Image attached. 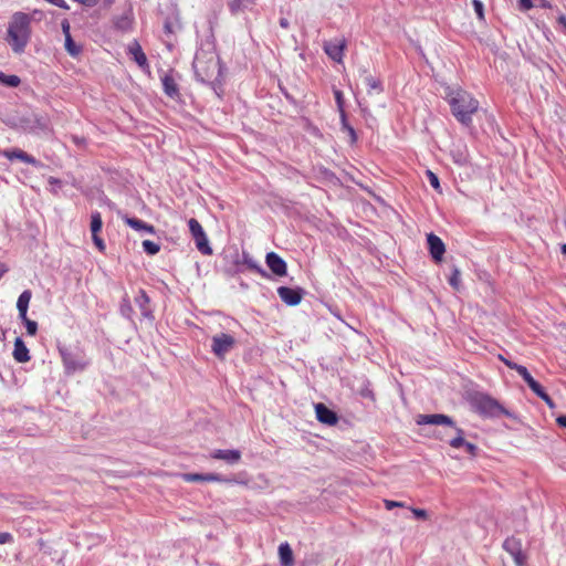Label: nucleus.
<instances>
[{
    "mask_svg": "<svg viewBox=\"0 0 566 566\" xmlns=\"http://www.w3.org/2000/svg\"><path fill=\"white\" fill-rule=\"evenodd\" d=\"M196 77L211 85L222 83V70L218 54L213 49H200L193 60Z\"/></svg>",
    "mask_w": 566,
    "mask_h": 566,
    "instance_id": "obj_1",
    "label": "nucleus"
},
{
    "mask_svg": "<svg viewBox=\"0 0 566 566\" xmlns=\"http://www.w3.org/2000/svg\"><path fill=\"white\" fill-rule=\"evenodd\" d=\"M31 39V17L24 12L12 14L7 29L6 41L14 53L24 52Z\"/></svg>",
    "mask_w": 566,
    "mask_h": 566,
    "instance_id": "obj_2",
    "label": "nucleus"
},
{
    "mask_svg": "<svg viewBox=\"0 0 566 566\" xmlns=\"http://www.w3.org/2000/svg\"><path fill=\"white\" fill-rule=\"evenodd\" d=\"M447 99L453 116L461 124L467 126L470 125L472 122V115L479 109V101L462 88L450 90L447 93Z\"/></svg>",
    "mask_w": 566,
    "mask_h": 566,
    "instance_id": "obj_3",
    "label": "nucleus"
},
{
    "mask_svg": "<svg viewBox=\"0 0 566 566\" xmlns=\"http://www.w3.org/2000/svg\"><path fill=\"white\" fill-rule=\"evenodd\" d=\"M474 407L479 413L485 417H499L501 415L512 417L509 410H506L496 399L488 395L476 396L474 398Z\"/></svg>",
    "mask_w": 566,
    "mask_h": 566,
    "instance_id": "obj_4",
    "label": "nucleus"
},
{
    "mask_svg": "<svg viewBox=\"0 0 566 566\" xmlns=\"http://www.w3.org/2000/svg\"><path fill=\"white\" fill-rule=\"evenodd\" d=\"M189 231L196 242L197 249L205 255H211L212 249L209 245L206 232L199 221L195 218H191L188 221Z\"/></svg>",
    "mask_w": 566,
    "mask_h": 566,
    "instance_id": "obj_5",
    "label": "nucleus"
},
{
    "mask_svg": "<svg viewBox=\"0 0 566 566\" xmlns=\"http://www.w3.org/2000/svg\"><path fill=\"white\" fill-rule=\"evenodd\" d=\"M60 355H61L65 371L67 374H74L76 371H82L87 366V363L84 360L82 355H80L77 353H73L67 348H60Z\"/></svg>",
    "mask_w": 566,
    "mask_h": 566,
    "instance_id": "obj_6",
    "label": "nucleus"
},
{
    "mask_svg": "<svg viewBox=\"0 0 566 566\" xmlns=\"http://www.w3.org/2000/svg\"><path fill=\"white\" fill-rule=\"evenodd\" d=\"M234 345V337L226 333L217 334L211 339V350L220 359H223Z\"/></svg>",
    "mask_w": 566,
    "mask_h": 566,
    "instance_id": "obj_7",
    "label": "nucleus"
},
{
    "mask_svg": "<svg viewBox=\"0 0 566 566\" xmlns=\"http://www.w3.org/2000/svg\"><path fill=\"white\" fill-rule=\"evenodd\" d=\"M503 548L513 557L516 566H525L526 554L523 551L522 541L514 536L507 537L503 543Z\"/></svg>",
    "mask_w": 566,
    "mask_h": 566,
    "instance_id": "obj_8",
    "label": "nucleus"
},
{
    "mask_svg": "<svg viewBox=\"0 0 566 566\" xmlns=\"http://www.w3.org/2000/svg\"><path fill=\"white\" fill-rule=\"evenodd\" d=\"M346 45L347 43L344 38L334 41H326L324 43V51L333 61L342 63Z\"/></svg>",
    "mask_w": 566,
    "mask_h": 566,
    "instance_id": "obj_9",
    "label": "nucleus"
},
{
    "mask_svg": "<svg viewBox=\"0 0 566 566\" xmlns=\"http://www.w3.org/2000/svg\"><path fill=\"white\" fill-rule=\"evenodd\" d=\"M277 294L282 302L289 306L298 305L303 298V290L300 287L291 289L287 286H280L277 289Z\"/></svg>",
    "mask_w": 566,
    "mask_h": 566,
    "instance_id": "obj_10",
    "label": "nucleus"
},
{
    "mask_svg": "<svg viewBox=\"0 0 566 566\" xmlns=\"http://www.w3.org/2000/svg\"><path fill=\"white\" fill-rule=\"evenodd\" d=\"M427 242L430 255L432 256L434 262H441L443 254L446 252V245L443 241L434 233H429L427 235Z\"/></svg>",
    "mask_w": 566,
    "mask_h": 566,
    "instance_id": "obj_11",
    "label": "nucleus"
},
{
    "mask_svg": "<svg viewBox=\"0 0 566 566\" xmlns=\"http://www.w3.org/2000/svg\"><path fill=\"white\" fill-rule=\"evenodd\" d=\"M269 269L277 276H284L287 272L286 262L275 252H269L265 256Z\"/></svg>",
    "mask_w": 566,
    "mask_h": 566,
    "instance_id": "obj_12",
    "label": "nucleus"
},
{
    "mask_svg": "<svg viewBox=\"0 0 566 566\" xmlns=\"http://www.w3.org/2000/svg\"><path fill=\"white\" fill-rule=\"evenodd\" d=\"M416 422L418 424H447L449 427H452L454 429V422L453 420L446 416V415H419L417 417Z\"/></svg>",
    "mask_w": 566,
    "mask_h": 566,
    "instance_id": "obj_13",
    "label": "nucleus"
},
{
    "mask_svg": "<svg viewBox=\"0 0 566 566\" xmlns=\"http://www.w3.org/2000/svg\"><path fill=\"white\" fill-rule=\"evenodd\" d=\"M0 154H1V156H3L4 158H7L9 160L18 159V160H21L25 164L33 165V166H36L39 164L38 160L33 156L29 155L28 153H25L24 150H22L20 148L6 149V150H2Z\"/></svg>",
    "mask_w": 566,
    "mask_h": 566,
    "instance_id": "obj_14",
    "label": "nucleus"
},
{
    "mask_svg": "<svg viewBox=\"0 0 566 566\" xmlns=\"http://www.w3.org/2000/svg\"><path fill=\"white\" fill-rule=\"evenodd\" d=\"M317 420L328 426H335L338 422V417L335 411L327 408L324 403L315 406Z\"/></svg>",
    "mask_w": 566,
    "mask_h": 566,
    "instance_id": "obj_15",
    "label": "nucleus"
},
{
    "mask_svg": "<svg viewBox=\"0 0 566 566\" xmlns=\"http://www.w3.org/2000/svg\"><path fill=\"white\" fill-rule=\"evenodd\" d=\"M454 431H455V436L452 437L450 440H449V444L454 448V449H459L461 447H465V450L471 454V455H475V451H476V446L471 443V442H467L464 440V431L458 427H454Z\"/></svg>",
    "mask_w": 566,
    "mask_h": 566,
    "instance_id": "obj_16",
    "label": "nucleus"
},
{
    "mask_svg": "<svg viewBox=\"0 0 566 566\" xmlns=\"http://www.w3.org/2000/svg\"><path fill=\"white\" fill-rule=\"evenodd\" d=\"M210 458L214 460H222L229 464H234L241 460V452L239 450L218 449L211 452Z\"/></svg>",
    "mask_w": 566,
    "mask_h": 566,
    "instance_id": "obj_17",
    "label": "nucleus"
},
{
    "mask_svg": "<svg viewBox=\"0 0 566 566\" xmlns=\"http://www.w3.org/2000/svg\"><path fill=\"white\" fill-rule=\"evenodd\" d=\"M182 480L186 482H224L226 479H223L221 475L217 473H207V474H200V473H184L181 475Z\"/></svg>",
    "mask_w": 566,
    "mask_h": 566,
    "instance_id": "obj_18",
    "label": "nucleus"
},
{
    "mask_svg": "<svg viewBox=\"0 0 566 566\" xmlns=\"http://www.w3.org/2000/svg\"><path fill=\"white\" fill-rule=\"evenodd\" d=\"M128 53L132 55L133 60L138 64V66H140L142 69L149 67L147 56L137 41H134L128 45Z\"/></svg>",
    "mask_w": 566,
    "mask_h": 566,
    "instance_id": "obj_19",
    "label": "nucleus"
},
{
    "mask_svg": "<svg viewBox=\"0 0 566 566\" xmlns=\"http://www.w3.org/2000/svg\"><path fill=\"white\" fill-rule=\"evenodd\" d=\"M13 357L18 363H27L31 358L29 349L20 337L14 340Z\"/></svg>",
    "mask_w": 566,
    "mask_h": 566,
    "instance_id": "obj_20",
    "label": "nucleus"
},
{
    "mask_svg": "<svg viewBox=\"0 0 566 566\" xmlns=\"http://www.w3.org/2000/svg\"><path fill=\"white\" fill-rule=\"evenodd\" d=\"M124 222L129 226L130 228H133L134 230H137V231H146L150 234H154L155 233V227L151 226V224H148L146 222H144L143 220L140 219H137V218H130V217H124L123 218Z\"/></svg>",
    "mask_w": 566,
    "mask_h": 566,
    "instance_id": "obj_21",
    "label": "nucleus"
},
{
    "mask_svg": "<svg viewBox=\"0 0 566 566\" xmlns=\"http://www.w3.org/2000/svg\"><path fill=\"white\" fill-rule=\"evenodd\" d=\"M32 297V292L30 290L23 291L17 301V308L19 312L20 318H25V315H28V308L29 304Z\"/></svg>",
    "mask_w": 566,
    "mask_h": 566,
    "instance_id": "obj_22",
    "label": "nucleus"
},
{
    "mask_svg": "<svg viewBox=\"0 0 566 566\" xmlns=\"http://www.w3.org/2000/svg\"><path fill=\"white\" fill-rule=\"evenodd\" d=\"M514 370H516L517 374L524 379L533 392L538 391V389L542 387L541 384L532 377L525 366L518 365Z\"/></svg>",
    "mask_w": 566,
    "mask_h": 566,
    "instance_id": "obj_23",
    "label": "nucleus"
},
{
    "mask_svg": "<svg viewBox=\"0 0 566 566\" xmlns=\"http://www.w3.org/2000/svg\"><path fill=\"white\" fill-rule=\"evenodd\" d=\"M279 555L282 566H293V552L287 543H283L279 546Z\"/></svg>",
    "mask_w": 566,
    "mask_h": 566,
    "instance_id": "obj_24",
    "label": "nucleus"
},
{
    "mask_svg": "<svg viewBox=\"0 0 566 566\" xmlns=\"http://www.w3.org/2000/svg\"><path fill=\"white\" fill-rule=\"evenodd\" d=\"M161 82H163L164 91L168 96L174 97L178 94V85L171 75L166 74L161 78Z\"/></svg>",
    "mask_w": 566,
    "mask_h": 566,
    "instance_id": "obj_25",
    "label": "nucleus"
},
{
    "mask_svg": "<svg viewBox=\"0 0 566 566\" xmlns=\"http://www.w3.org/2000/svg\"><path fill=\"white\" fill-rule=\"evenodd\" d=\"M0 84L8 87H18L21 84V78L18 75H8L0 71Z\"/></svg>",
    "mask_w": 566,
    "mask_h": 566,
    "instance_id": "obj_26",
    "label": "nucleus"
},
{
    "mask_svg": "<svg viewBox=\"0 0 566 566\" xmlns=\"http://www.w3.org/2000/svg\"><path fill=\"white\" fill-rule=\"evenodd\" d=\"M65 50L71 56L76 57L80 55L82 48L74 42L71 34H66Z\"/></svg>",
    "mask_w": 566,
    "mask_h": 566,
    "instance_id": "obj_27",
    "label": "nucleus"
},
{
    "mask_svg": "<svg viewBox=\"0 0 566 566\" xmlns=\"http://www.w3.org/2000/svg\"><path fill=\"white\" fill-rule=\"evenodd\" d=\"M103 227V220L102 214L98 211H94L91 214V232L93 234H98V232L102 230Z\"/></svg>",
    "mask_w": 566,
    "mask_h": 566,
    "instance_id": "obj_28",
    "label": "nucleus"
},
{
    "mask_svg": "<svg viewBox=\"0 0 566 566\" xmlns=\"http://www.w3.org/2000/svg\"><path fill=\"white\" fill-rule=\"evenodd\" d=\"M135 302L140 307L143 314L147 315L149 297L144 290H139L138 295L135 297Z\"/></svg>",
    "mask_w": 566,
    "mask_h": 566,
    "instance_id": "obj_29",
    "label": "nucleus"
},
{
    "mask_svg": "<svg viewBox=\"0 0 566 566\" xmlns=\"http://www.w3.org/2000/svg\"><path fill=\"white\" fill-rule=\"evenodd\" d=\"M339 116H340V123H342L343 130L347 132L352 144L356 143L357 135H356L354 127L352 125H349V123L347 122V115L342 114Z\"/></svg>",
    "mask_w": 566,
    "mask_h": 566,
    "instance_id": "obj_30",
    "label": "nucleus"
},
{
    "mask_svg": "<svg viewBox=\"0 0 566 566\" xmlns=\"http://www.w3.org/2000/svg\"><path fill=\"white\" fill-rule=\"evenodd\" d=\"M449 284L455 290L459 291L461 287V272L457 266L452 268L451 275L449 277Z\"/></svg>",
    "mask_w": 566,
    "mask_h": 566,
    "instance_id": "obj_31",
    "label": "nucleus"
},
{
    "mask_svg": "<svg viewBox=\"0 0 566 566\" xmlns=\"http://www.w3.org/2000/svg\"><path fill=\"white\" fill-rule=\"evenodd\" d=\"M256 0H232L230 2V10L235 13L239 10L247 8L251 4H254Z\"/></svg>",
    "mask_w": 566,
    "mask_h": 566,
    "instance_id": "obj_32",
    "label": "nucleus"
},
{
    "mask_svg": "<svg viewBox=\"0 0 566 566\" xmlns=\"http://www.w3.org/2000/svg\"><path fill=\"white\" fill-rule=\"evenodd\" d=\"M365 84L368 87V92L369 93L371 91L381 92V90H382L380 81L377 80L376 77L371 76V75H368V76L365 77Z\"/></svg>",
    "mask_w": 566,
    "mask_h": 566,
    "instance_id": "obj_33",
    "label": "nucleus"
},
{
    "mask_svg": "<svg viewBox=\"0 0 566 566\" xmlns=\"http://www.w3.org/2000/svg\"><path fill=\"white\" fill-rule=\"evenodd\" d=\"M144 251L149 255H155L159 252L160 245L150 240L143 241Z\"/></svg>",
    "mask_w": 566,
    "mask_h": 566,
    "instance_id": "obj_34",
    "label": "nucleus"
},
{
    "mask_svg": "<svg viewBox=\"0 0 566 566\" xmlns=\"http://www.w3.org/2000/svg\"><path fill=\"white\" fill-rule=\"evenodd\" d=\"M334 97H335V102H336L339 115L346 114L343 92L339 90H334Z\"/></svg>",
    "mask_w": 566,
    "mask_h": 566,
    "instance_id": "obj_35",
    "label": "nucleus"
},
{
    "mask_svg": "<svg viewBox=\"0 0 566 566\" xmlns=\"http://www.w3.org/2000/svg\"><path fill=\"white\" fill-rule=\"evenodd\" d=\"M20 319L24 323L28 335L34 336L38 332V323L35 321L30 319L28 315H25V318Z\"/></svg>",
    "mask_w": 566,
    "mask_h": 566,
    "instance_id": "obj_36",
    "label": "nucleus"
},
{
    "mask_svg": "<svg viewBox=\"0 0 566 566\" xmlns=\"http://www.w3.org/2000/svg\"><path fill=\"white\" fill-rule=\"evenodd\" d=\"M534 394H535L537 397H539L541 399H543V400L546 402V405H547L548 407H551V408H553V407H554V401H553V399L547 395V392L544 390V388H543V387H541V388L538 389V391H535Z\"/></svg>",
    "mask_w": 566,
    "mask_h": 566,
    "instance_id": "obj_37",
    "label": "nucleus"
},
{
    "mask_svg": "<svg viewBox=\"0 0 566 566\" xmlns=\"http://www.w3.org/2000/svg\"><path fill=\"white\" fill-rule=\"evenodd\" d=\"M474 11L480 20L484 19V7L480 0H472Z\"/></svg>",
    "mask_w": 566,
    "mask_h": 566,
    "instance_id": "obj_38",
    "label": "nucleus"
},
{
    "mask_svg": "<svg viewBox=\"0 0 566 566\" xmlns=\"http://www.w3.org/2000/svg\"><path fill=\"white\" fill-rule=\"evenodd\" d=\"M427 176H428V179H429V182L430 185L436 189V190H440V182H439V178L438 176L432 172L431 170H428L427 171Z\"/></svg>",
    "mask_w": 566,
    "mask_h": 566,
    "instance_id": "obj_39",
    "label": "nucleus"
},
{
    "mask_svg": "<svg viewBox=\"0 0 566 566\" xmlns=\"http://www.w3.org/2000/svg\"><path fill=\"white\" fill-rule=\"evenodd\" d=\"M384 504L387 510H392L394 507H405L406 506L403 502H397V501H391V500H385Z\"/></svg>",
    "mask_w": 566,
    "mask_h": 566,
    "instance_id": "obj_40",
    "label": "nucleus"
},
{
    "mask_svg": "<svg viewBox=\"0 0 566 566\" xmlns=\"http://www.w3.org/2000/svg\"><path fill=\"white\" fill-rule=\"evenodd\" d=\"M533 7V0H518V8L522 11L531 10Z\"/></svg>",
    "mask_w": 566,
    "mask_h": 566,
    "instance_id": "obj_41",
    "label": "nucleus"
},
{
    "mask_svg": "<svg viewBox=\"0 0 566 566\" xmlns=\"http://www.w3.org/2000/svg\"><path fill=\"white\" fill-rule=\"evenodd\" d=\"M94 244L97 247V249L103 252L105 250V243L102 238L98 237V234L92 235Z\"/></svg>",
    "mask_w": 566,
    "mask_h": 566,
    "instance_id": "obj_42",
    "label": "nucleus"
},
{
    "mask_svg": "<svg viewBox=\"0 0 566 566\" xmlns=\"http://www.w3.org/2000/svg\"><path fill=\"white\" fill-rule=\"evenodd\" d=\"M497 358L510 369H515L518 366V364L505 358L502 354H499Z\"/></svg>",
    "mask_w": 566,
    "mask_h": 566,
    "instance_id": "obj_43",
    "label": "nucleus"
},
{
    "mask_svg": "<svg viewBox=\"0 0 566 566\" xmlns=\"http://www.w3.org/2000/svg\"><path fill=\"white\" fill-rule=\"evenodd\" d=\"M74 2H77L84 7L93 8L96 7L99 3V0H73Z\"/></svg>",
    "mask_w": 566,
    "mask_h": 566,
    "instance_id": "obj_44",
    "label": "nucleus"
},
{
    "mask_svg": "<svg viewBox=\"0 0 566 566\" xmlns=\"http://www.w3.org/2000/svg\"><path fill=\"white\" fill-rule=\"evenodd\" d=\"M411 512L417 518L426 520L428 517L427 511L423 509H411Z\"/></svg>",
    "mask_w": 566,
    "mask_h": 566,
    "instance_id": "obj_45",
    "label": "nucleus"
},
{
    "mask_svg": "<svg viewBox=\"0 0 566 566\" xmlns=\"http://www.w3.org/2000/svg\"><path fill=\"white\" fill-rule=\"evenodd\" d=\"M13 541V536L8 532H0V544L11 543Z\"/></svg>",
    "mask_w": 566,
    "mask_h": 566,
    "instance_id": "obj_46",
    "label": "nucleus"
},
{
    "mask_svg": "<svg viewBox=\"0 0 566 566\" xmlns=\"http://www.w3.org/2000/svg\"><path fill=\"white\" fill-rule=\"evenodd\" d=\"M71 139L77 146H84L86 144V139L84 137L73 135Z\"/></svg>",
    "mask_w": 566,
    "mask_h": 566,
    "instance_id": "obj_47",
    "label": "nucleus"
},
{
    "mask_svg": "<svg viewBox=\"0 0 566 566\" xmlns=\"http://www.w3.org/2000/svg\"><path fill=\"white\" fill-rule=\"evenodd\" d=\"M61 27H62V31H63L65 38H66V34H71V32H70L71 27H70V23L67 20H63L61 23Z\"/></svg>",
    "mask_w": 566,
    "mask_h": 566,
    "instance_id": "obj_48",
    "label": "nucleus"
},
{
    "mask_svg": "<svg viewBox=\"0 0 566 566\" xmlns=\"http://www.w3.org/2000/svg\"><path fill=\"white\" fill-rule=\"evenodd\" d=\"M556 422L559 427L566 428V416H559Z\"/></svg>",
    "mask_w": 566,
    "mask_h": 566,
    "instance_id": "obj_49",
    "label": "nucleus"
},
{
    "mask_svg": "<svg viewBox=\"0 0 566 566\" xmlns=\"http://www.w3.org/2000/svg\"><path fill=\"white\" fill-rule=\"evenodd\" d=\"M8 272V266L0 262V279Z\"/></svg>",
    "mask_w": 566,
    "mask_h": 566,
    "instance_id": "obj_50",
    "label": "nucleus"
},
{
    "mask_svg": "<svg viewBox=\"0 0 566 566\" xmlns=\"http://www.w3.org/2000/svg\"><path fill=\"white\" fill-rule=\"evenodd\" d=\"M280 25H281L282 28H284V29H287V28H289V25H290L289 20H287V19H285V18H281V19H280Z\"/></svg>",
    "mask_w": 566,
    "mask_h": 566,
    "instance_id": "obj_51",
    "label": "nucleus"
},
{
    "mask_svg": "<svg viewBox=\"0 0 566 566\" xmlns=\"http://www.w3.org/2000/svg\"><path fill=\"white\" fill-rule=\"evenodd\" d=\"M164 28H165V31L167 33H171L172 32V28H171V24L169 22H166Z\"/></svg>",
    "mask_w": 566,
    "mask_h": 566,
    "instance_id": "obj_52",
    "label": "nucleus"
},
{
    "mask_svg": "<svg viewBox=\"0 0 566 566\" xmlns=\"http://www.w3.org/2000/svg\"><path fill=\"white\" fill-rule=\"evenodd\" d=\"M254 268H255V270H256L261 275H263V276H265V275H266V272H265L263 269H261V268H259V266H254Z\"/></svg>",
    "mask_w": 566,
    "mask_h": 566,
    "instance_id": "obj_53",
    "label": "nucleus"
},
{
    "mask_svg": "<svg viewBox=\"0 0 566 566\" xmlns=\"http://www.w3.org/2000/svg\"><path fill=\"white\" fill-rule=\"evenodd\" d=\"M56 182H59V180H57V179H55V178H53V177H51V178H50V184H56Z\"/></svg>",
    "mask_w": 566,
    "mask_h": 566,
    "instance_id": "obj_54",
    "label": "nucleus"
},
{
    "mask_svg": "<svg viewBox=\"0 0 566 566\" xmlns=\"http://www.w3.org/2000/svg\"><path fill=\"white\" fill-rule=\"evenodd\" d=\"M562 252L566 255V243L562 245Z\"/></svg>",
    "mask_w": 566,
    "mask_h": 566,
    "instance_id": "obj_55",
    "label": "nucleus"
},
{
    "mask_svg": "<svg viewBox=\"0 0 566 566\" xmlns=\"http://www.w3.org/2000/svg\"><path fill=\"white\" fill-rule=\"evenodd\" d=\"M104 2L109 6L114 2V0H104Z\"/></svg>",
    "mask_w": 566,
    "mask_h": 566,
    "instance_id": "obj_56",
    "label": "nucleus"
}]
</instances>
